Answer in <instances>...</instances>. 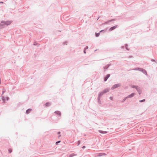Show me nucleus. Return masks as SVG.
Returning <instances> with one entry per match:
<instances>
[{
  "mask_svg": "<svg viewBox=\"0 0 157 157\" xmlns=\"http://www.w3.org/2000/svg\"><path fill=\"white\" fill-rule=\"evenodd\" d=\"M109 98L110 99V100H112L113 99V97H110Z\"/></svg>",
  "mask_w": 157,
  "mask_h": 157,
  "instance_id": "c9c22d12",
  "label": "nucleus"
},
{
  "mask_svg": "<svg viewBox=\"0 0 157 157\" xmlns=\"http://www.w3.org/2000/svg\"><path fill=\"white\" fill-rule=\"evenodd\" d=\"M109 91V90L108 88H106L103 90L102 91L100 92L98 94V97L101 98L103 95Z\"/></svg>",
  "mask_w": 157,
  "mask_h": 157,
  "instance_id": "f03ea898",
  "label": "nucleus"
},
{
  "mask_svg": "<svg viewBox=\"0 0 157 157\" xmlns=\"http://www.w3.org/2000/svg\"><path fill=\"white\" fill-rule=\"evenodd\" d=\"M1 78H0V84H1Z\"/></svg>",
  "mask_w": 157,
  "mask_h": 157,
  "instance_id": "a19ab883",
  "label": "nucleus"
},
{
  "mask_svg": "<svg viewBox=\"0 0 157 157\" xmlns=\"http://www.w3.org/2000/svg\"><path fill=\"white\" fill-rule=\"evenodd\" d=\"M88 48V47L87 46H86V47L84 48V49L86 50Z\"/></svg>",
  "mask_w": 157,
  "mask_h": 157,
  "instance_id": "72a5a7b5",
  "label": "nucleus"
},
{
  "mask_svg": "<svg viewBox=\"0 0 157 157\" xmlns=\"http://www.w3.org/2000/svg\"><path fill=\"white\" fill-rule=\"evenodd\" d=\"M86 50L85 49H84V50H83V53H84V54H86Z\"/></svg>",
  "mask_w": 157,
  "mask_h": 157,
  "instance_id": "473e14b6",
  "label": "nucleus"
},
{
  "mask_svg": "<svg viewBox=\"0 0 157 157\" xmlns=\"http://www.w3.org/2000/svg\"><path fill=\"white\" fill-rule=\"evenodd\" d=\"M61 132L60 131H59L57 132V134L59 135L58 138H59L61 136V135H60Z\"/></svg>",
  "mask_w": 157,
  "mask_h": 157,
  "instance_id": "393cba45",
  "label": "nucleus"
},
{
  "mask_svg": "<svg viewBox=\"0 0 157 157\" xmlns=\"http://www.w3.org/2000/svg\"><path fill=\"white\" fill-rule=\"evenodd\" d=\"M86 146H83L82 147V148H83V149H84L85 148H86Z\"/></svg>",
  "mask_w": 157,
  "mask_h": 157,
  "instance_id": "f704fd0d",
  "label": "nucleus"
},
{
  "mask_svg": "<svg viewBox=\"0 0 157 157\" xmlns=\"http://www.w3.org/2000/svg\"><path fill=\"white\" fill-rule=\"evenodd\" d=\"M38 44V43L36 42H34L33 43V45L35 46L37 45Z\"/></svg>",
  "mask_w": 157,
  "mask_h": 157,
  "instance_id": "2f4dec72",
  "label": "nucleus"
},
{
  "mask_svg": "<svg viewBox=\"0 0 157 157\" xmlns=\"http://www.w3.org/2000/svg\"><path fill=\"white\" fill-rule=\"evenodd\" d=\"M145 99H143L142 100H140L139 101L140 102H144L145 101Z\"/></svg>",
  "mask_w": 157,
  "mask_h": 157,
  "instance_id": "bb28decb",
  "label": "nucleus"
},
{
  "mask_svg": "<svg viewBox=\"0 0 157 157\" xmlns=\"http://www.w3.org/2000/svg\"><path fill=\"white\" fill-rule=\"evenodd\" d=\"M3 3V2H0V3Z\"/></svg>",
  "mask_w": 157,
  "mask_h": 157,
  "instance_id": "4c0bfd02",
  "label": "nucleus"
},
{
  "mask_svg": "<svg viewBox=\"0 0 157 157\" xmlns=\"http://www.w3.org/2000/svg\"><path fill=\"white\" fill-rule=\"evenodd\" d=\"M121 83H117L113 85L111 88V89L113 90L116 88H117L121 86Z\"/></svg>",
  "mask_w": 157,
  "mask_h": 157,
  "instance_id": "7ed1b4c3",
  "label": "nucleus"
},
{
  "mask_svg": "<svg viewBox=\"0 0 157 157\" xmlns=\"http://www.w3.org/2000/svg\"><path fill=\"white\" fill-rule=\"evenodd\" d=\"M77 155V154L74 153H71L68 156V157H72L75 156Z\"/></svg>",
  "mask_w": 157,
  "mask_h": 157,
  "instance_id": "a211bd4d",
  "label": "nucleus"
},
{
  "mask_svg": "<svg viewBox=\"0 0 157 157\" xmlns=\"http://www.w3.org/2000/svg\"><path fill=\"white\" fill-rule=\"evenodd\" d=\"M45 105L46 107H49L50 106L51 103L49 102H47Z\"/></svg>",
  "mask_w": 157,
  "mask_h": 157,
  "instance_id": "aec40b11",
  "label": "nucleus"
},
{
  "mask_svg": "<svg viewBox=\"0 0 157 157\" xmlns=\"http://www.w3.org/2000/svg\"><path fill=\"white\" fill-rule=\"evenodd\" d=\"M13 151V150L11 148H9L8 150V152L9 153H11Z\"/></svg>",
  "mask_w": 157,
  "mask_h": 157,
  "instance_id": "a878e982",
  "label": "nucleus"
},
{
  "mask_svg": "<svg viewBox=\"0 0 157 157\" xmlns=\"http://www.w3.org/2000/svg\"><path fill=\"white\" fill-rule=\"evenodd\" d=\"M110 74H107L104 78V80L105 82H106L107 81L108 78L110 77Z\"/></svg>",
  "mask_w": 157,
  "mask_h": 157,
  "instance_id": "9b49d317",
  "label": "nucleus"
},
{
  "mask_svg": "<svg viewBox=\"0 0 157 157\" xmlns=\"http://www.w3.org/2000/svg\"><path fill=\"white\" fill-rule=\"evenodd\" d=\"M4 92L2 91V95L4 94Z\"/></svg>",
  "mask_w": 157,
  "mask_h": 157,
  "instance_id": "79ce46f5",
  "label": "nucleus"
},
{
  "mask_svg": "<svg viewBox=\"0 0 157 157\" xmlns=\"http://www.w3.org/2000/svg\"><path fill=\"white\" fill-rule=\"evenodd\" d=\"M115 20V19H112L111 20H109L107 21H105L104 23L102 24V25H106L109 24V22H111L112 21H114Z\"/></svg>",
  "mask_w": 157,
  "mask_h": 157,
  "instance_id": "6e6552de",
  "label": "nucleus"
},
{
  "mask_svg": "<svg viewBox=\"0 0 157 157\" xmlns=\"http://www.w3.org/2000/svg\"><path fill=\"white\" fill-rule=\"evenodd\" d=\"M128 98V97H125L122 100L121 102L122 103H123L124 102V101L126 100V99Z\"/></svg>",
  "mask_w": 157,
  "mask_h": 157,
  "instance_id": "b1692460",
  "label": "nucleus"
},
{
  "mask_svg": "<svg viewBox=\"0 0 157 157\" xmlns=\"http://www.w3.org/2000/svg\"><path fill=\"white\" fill-rule=\"evenodd\" d=\"M128 45L127 44H124V46H122L121 47V48L122 49H124V47L125 48V49L128 51H129L130 50V48H128Z\"/></svg>",
  "mask_w": 157,
  "mask_h": 157,
  "instance_id": "9d476101",
  "label": "nucleus"
},
{
  "mask_svg": "<svg viewBox=\"0 0 157 157\" xmlns=\"http://www.w3.org/2000/svg\"><path fill=\"white\" fill-rule=\"evenodd\" d=\"M54 113L56 114V115H57L59 117H60L61 116V112L59 111H56L54 112Z\"/></svg>",
  "mask_w": 157,
  "mask_h": 157,
  "instance_id": "39448f33",
  "label": "nucleus"
},
{
  "mask_svg": "<svg viewBox=\"0 0 157 157\" xmlns=\"http://www.w3.org/2000/svg\"><path fill=\"white\" fill-rule=\"evenodd\" d=\"M12 22V21H2L0 22V25L2 26L3 28L5 27V26H8L10 25Z\"/></svg>",
  "mask_w": 157,
  "mask_h": 157,
  "instance_id": "f257e3e1",
  "label": "nucleus"
},
{
  "mask_svg": "<svg viewBox=\"0 0 157 157\" xmlns=\"http://www.w3.org/2000/svg\"><path fill=\"white\" fill-rule=\"evenodd\" d=\"M108 29V28L107 27V28H106L105 29H104L101 30L99 31L100 33H101L102 32H103V33H105L107 31Z\"/></svg>",
  "mask_w": 157,
  "mask_h": 157,
  "instance_id": "dca6fc26",
  "label": "nucleus"
},
{
  "mask_svg": "<svg viewBox=\"0 0 157 157\" xmlns=\"http://www.w3.org/2000/svg\"><path fill=\"white\" fill-rule=\"evenodd\" d=\"M151 61L152 62H155L156 63H157V61H156L155 59H151Z\"/></svg>",
  "mask_w": 157,
  "mask_h": 157,
  "instance_id": "c85d7f7f",
  "label": "nucleus"
},
{
  "mask_svg": "<svg viewBox=\"0 0 157 157\" xmlns=\"http://www.w3.org/2000/svg\"><path fill=\"white\" fill-rule=\"evenodd\" d=\"M118 26L117 25H115L114 26H113L111 27H110L109 29V31H113L116 28H117Z\"/></svg>",
  "mask_w": 157,
  "mask_h": 157,
  "instance_id": "1a4fd4ad",
  "label": "nucleus"
},
{
  "mask_svg": "<svg viewBox=\"0 0 157 157\" xmlns=\"http://www.w3.org/2000/svg\"><path fill=\"white\" fill-rule=\"evenodd\" d=\"M111 65V63L108 64L103 67L104 71H105Z\"/></svg>",
  "mask_w": 157,
  "mask_h": 157,
  "instance_id": "423d86ee",
  "label": "nucleus"
},
{
  "mask_svg": "<svg viewBox=\"0 0 157 157\" xmlns=\"http://www.w3.org/2000/svg\"><path fill=\"white\" fill-rule=\"evenodd\" d=\"M99 18V17H98V18H97V20H98Z\"/></svg>",
  "mask_w": 157,
  "mask_h": 157,
  "instance_id": "58836bf2",
  "label": "nucleus"
},
{
  "mask_svg": "<svg viewBox=\"0 0 157 157\" xmlns=\"http://www.w3.org/2000/svg\"><path fill=\"white\" fill-rule=\"evenodd\" d=\"M98 132L100 133L101 134H106L108 132L106 131H104L101 130H98Z\"/></svg>",
  "mask_w": 157,
  "mask_h": 157,
  "instance_id": "f3484780",
  "label": "nucleus"
},
{
  "mask_svg": "<svg viewBox=\"0 0 157 157\" xmlns=\"http://www.w3.org/2000/svg\"><path fill=\"white\" fill-rule=\"evenodd\" d=\"M136 90L139 95L141 94L142 93V90L140 87H139L136 89Z\"/></svg>",
  "mask_w": 157,
  "mask_h": 157,
  "instance_id": "4468645a",
  "label": "nucleus"
},
{
  "mask_svg": "<svg viewBox=\"0 0 157 157\" xmlns=\"http://www.w3.org/2000/svg\"><path fill=\"white\" fill-rule=\"evenodd\" d=\"M135 95V93H132L131 94L128 95V96H127V97H128V98H131L133 97Z\"/></svg>",
  "mask_w": 157,
  "mask_h": 157,
  "instance_id": "ddd939ff",
  "label": "nucleus"
},
{
  "mask_svg": "<svg viewBox=\"0 0 157 157\" xmlns=\"http://www.w3.org/2000/svg\"><path fill=\"white\" fill-rule=\"evenodd\" d=\"M132 57V56H130V58H131V57Z\"/></svg>",
  "mask_w": 157,
  "mask_h": 157,
  "instance_id": "37998d69",
  "label": "nucleus"
},
{
  "mask_svg": "<svg viewBox=\"0 0 157 157\" xmlns=\"http://www.w3.org/2000/svg\"><path fill=\"white\" fill-rule=\"evenodd\" d=\"M106 155V154L105 153H98L97 154V155H96V157H100V156H102L103 155Z\"/></svg>",
  "mask_w": 157,
  "mask_h": 157,
  "instance_id": "f8f14e48",
  "label": "nucleus"
},
{
  "mask_svg": "<svg viewBox=\"0 0 157 157\" xmlns=\"http://www.w3.org/2000/svg\"><path fill=\"white\" fill-rule=\"evenodd\" d=\"M100 34V32L98 33H95V36L96 37H98L99 36Z\"/></svg>",
  "mask_w": 157,
  "mask_h": 157,
  "instance_id": "4be33fe9",
  "label": "nucleus"
},
{
  "mask_svg": "<svg viewBox=\"0 0 157 157\" xmlns=\"http://www.w3.org/2000/svg\"><path fill=\"white\" fill-rule=\"evenodd\" d=\"M3 28L2 26H1L0 25V29Z\"/></svg>",
  "mask_w": 157,
  "mask_h": 157,
  "instance_id": "e433bc0d",
  "label": "nucleus"
},
{
  "mask_svg": "<svg viewBox=\"0 0 157 157\" xmlns=\"http://www.w3.org/2000/svg\"><path fill=\"white\" fill-rule=\"evenodd\" d=\"M97 99H98V104H100V105L101 104V98H100L99 97V98L98 97Z\"/></svg>",
  "mask_w": 157,
  "mask_h": 157,
  "instance_id": "6ab92c4d",
  "label": "nucleus"
},
{
  "mask_svg": "<svg viewBox=\"0 0 157 157\" xmlns=\"http://www.w3.org/2000/svg\"><path fill=\"white\" fill-rule=\"evenodd\" d=\"M140 71L142 72H143V74H144V75H147V71H146V70H145L144 68H140Z\"/></svg>",
  "mask_w": 157,
  "mask_h": 157,
  "instance_id": "0eeeda50",
  "label": "nucleus"
},
{
  "mask_svg": "<svg viewBox=\"0 0 157 157\" xmlns=\"http://www.w3.org/2000/svg\"><path fill=\"white\" fill-rule=\"evenodd\" d=\"M32 109L29 108L26 110V114H28L32 111Z\"/></svg>",
  "mask_w": 157,
  "mask_h": 157,
  "instance_id": "2eb2a0df",
  "label": "nucleus"
},
{
  "mask_svg": "<svg viewBox=\"0 0 157 157\" xmlns=\"http://www.w3.org/2000/svg\"><path fill=\"white\" fill-rule=\"evenodd\" d=\"M140 67H137V68H135L133 69L135 71H140Z\"/></svg>",
  "mask_w": 157,
  "mask_h": 157,
  "instance_id": "5701e85b",
  "label": "nucleus"
},
{
  "mask_svg": "<svg viewBox=\"0 0 157 157\" xmlns=\"http://www.w3.org/2000/svg\"><path fill=\"white\" fill-rule=\"evenodd\" d=\"M2 102L5 103L6 102V101H8L9 100L10 98L8 97H5L4 96H2Z\"/></svg>",
  "mask_w": 157,
  "mask_h": 157,
  "instance_id": "20e7f679",
  "label": "nucleus"
},
{
  "mask_svg": "<svg viewBox=\"0 0 157 157\" xmlns=\"http://www.w3.org/2000/svg\"><path fill=\"white\" fill-rule=\"evenodd\" d=\"M131 87H132V88H135V89H136H136H137L138 87H139V86L137 85H133Z\"/></svg>",
  "mask_w": 157,
  "mask_h": 157,
  "instance_id": "412c9836",
  "label": "nucleus"
},
{
  "mask_svg": "<svg viewBox=\"0 0 157 157\" xmlns=\"http://www.w3.org/2000/svg\"><path fill=\"white\" fill-rule=\"evenodd\" d=\"M81 143V141L80 140H78V141L77 142V146H78Z\"/></svg>",
  "mask_w": 157,
  "mask_h": 157,
  "instance_id": "cd10ccee",
  "label": "nucleus"
},
{
  "mask_svg": "<svg viewBox=\"0 0 157 157\" xmlns=\"http://www.w3.org/2000/svg\"><path fill=\"white\" fill-rule=\"evenodd\" d=\"M67 41H65L63 42V45H65V44H67Z\"/></svg>",
  "mask_w": 157,
  "mask_h": 157,
  "instance_id": "c756f323",
  "label": "nucleus"
},
{
  "mask_svg": "<svg viewBox=\"0 0 157 157\" xmlns=\"http://www.w3.org/2000/svg\"><path fill=\"white\" fill-rule=\"evenodd\" d=\"M58 31H59V32H61V31H60V30H58Z\"/></svg>",
  "mask_w": 157,
  "mask_h": 157,
  "instance_id": "c03bdc74",
  "label": "nucleus"
},
{
  "mask_svg": "<svg viewBox=\"0 0 157 157\" xmlns=\"http://www.w3.org/2000/svg\"><path fill=\"white\" fill-rule=\"evenodd\" d=\"M99 18V17H98V18H97V20H98Z\"/></svg>",
  "mask_w": 157,
  "mask_h": 157,
  "instance_id": "ea45409f",
  "label": "nucleus"
},
{
  "mask_svg": "<svg viewBox=\"0 0 157 157\" xmlns=\"http://www.w3.org/2000/svg\"><path fill=\"white\" fill-rule=\"evenodd\" d=\"M61 142L60 140L56 142V145H57L58 144Z\"/></svg>",
  "mask_w": 157,
  "mask_h": 157,
  "instance_id": "7c9ffc66",
  "label": "nucleus"
}]
</instances>
